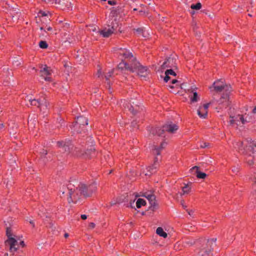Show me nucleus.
Masks as SVG:
<instances>
[{
  "label": "nucleus",
  "instance_id": "nucleus-53",
  "mask_svg": "<svg viewBox=\"0 0 256 256\" xmlns=\"http://www.w3.org/2000/svg\"><path fill=\"white\" fill-rule=\"evenodd\" d=\"M48 0V2H50L52 0ZM55 0V2L54 3L55 4H60V0Z\"/></svg>",
  "mask_w": 256,
  "mask_h": 256
},
{
  "label": "nucleus",
  "instance_id": "nucleus-22",
  "mask_svg": "<svg viewBox=\"0 0 256 256\" xmlns=\"http://www.w3.org/2000/svg\"><path fill=\"white\" fill-rule=\"evenodd\" d=\"M82 154L86 158H92L96 156L95 149L92 146H91L90 148H88L86 151Z\"/></svg>",
  "mask_w": 256,
  "mask_h": 256
},
{
  "label": "nucleus",
  "instance_id": "nucleus-45",
  "mask_svg": "<svg viewBox=\"0 0 256 256\" xmlns=\"http://www.w3.org/2000/svg\"><path fill=\"white\" fill-rule=\"evenodd\" d=\"M170 80V77L168 74L166 75V76L164 78V81L165 82H168Z\"/></svg>",
  "mask_w": 256,
  "mask_h": 256
},
{
  "label": "nucleus",
  "instance_id": "nucleus-49",
  "mask_svg": "<svg viewBox=\"0 0 256 256\" xmlns=\"http://www.w3.org/2000/svg\"><path fill=\"white\" fill-rule=\"evenodd\" d=\"M92 30L93 31V32H98V30H100L98 28H97L96 27V26H93Z\"/></svg>",
  "mask_w": 256,
  "mask_h": 256
},
{
  "label": "nucleus",
  "instance_id": "nucleus-11",
  "mask_svg": "<svg viewBox=\"0 0 256 256\" xmlns=\"http://www.w3.org/2000/svg\"><path fill=\"white\" fill-rule=\"evenodd\" d=\"M58 146L62 149L66 154L70 153L72 148L73 145L69 139H66L64 141H58L57 142Z\"/></svg>",
  "mask_w": 256,
  "mask_h": 256
},
{
  "label": "nucleus",
  "instance_id": "nucleus-46",
  "mask_svg": "<svg viewBox=\"0 0 256 256\" xmlns=\"http://www.w3.org/2000/svg\"><path fill=\"white\" fill-rule=\"evenodd\" d=\"M108 4L110 5H115L116 4V2L115 0H108Z\"/></svg>",
  "mask_w": 256,
  "mask_h": 256
},
{
  "label": "nucleus",
  "instance_id": "nucleus-6",
  "mask_svg": "<svg viewBox=\"0 0 256 256\" xmlns=\"http://www.w3.org/2000/svg\"><path fill=\"white\" fill-rule=\"evenodd\" d=\"M230 118H231L228 122L232 126L236 124L237 126H240L241 124H244L250 120V118H248V116L241 114H238L236 116H230Z\"/></svg>",
  "mask_w": 256,
  "mask_h": 256
},
{
  "label": "nucleus",
  "instance_id": "nucleus-63",
  "mask_svg": "<svg viewBox=\"0 0 256 256\" xmlns=\"http://www.w3.org/2000/svg\"><path fill=\"white\" fill-rule=\"evenodd\" d=\"M20 244L22 246H24V241H22V242H20Z\"/></svg>",
  "mask_w": 256,
  "mask_h": 256
},
{
  "label": "nucleus",
  "instance_id": "nucleus-2",
  "mask_svg": "<svg viewBox=\"0 0 256 256\" xmlns=\"http://www.w3.org/2000/svg\"><path fill=\"white\" fill-rule=\"evenodd\" d=\"M178 128V126L176 124H173L172 122H168L163 126L162 129L158 128L152 129L150 132L153 135L157 134L159 136H163L164 131H167L170 133H174Z\"/></svg>",
  "mask_w": 256,
  "mask_h": 256
},
{
  "label": "nucleus",
  "instance_id": "nucleus-59",
  "mask_svg": "<svg viewBox=\"0 0 256 256\" xmlns=\"http://www.w3.org/2000/svg\"><path fill=\"white\" fill-rule=\"evenodd\" d=\"M30 223L33 226H34V222L32 220H30Z\"/></svg>",
  "mask_w": 256,
  "mask_h": 256
},
{
  "label": "nucleus",
  "instance_id": "nucleus-55",
  "mask_svg": "<svg viewBox=\"0 0 256 256\" xmlns=\"http://www.w3.org/2000/svg\"><path fill=\"white\" fill-rule=\"evenodd\" d=\"M12 181H8L6 184V186H8V184L10 185H12Z\"/></svg>",
  "mask_w": 256,
  "mask_h": 256
},
{
  "label": "nucleus",
  "instance_id": "nucleus-12",
  "mask_svg": "<svg viewBox=\"0 0 256 256\" xmlns=\"http://www.w3.org/2000/svg\"><path fill=\"white\" fill-rule=\"evenodd\" d=\"M88 119L84 116H78L76 120L73 125L74 130L78 132H80V128H83L85 126L88 125Z\"/></svg>",
  "mask_w": 256,
  "mask_h": 256
},
{
  "label": "nucleus",
  "instance_id": "nucleus-13",
  "mask_svg": "<svg viewBox=\"0 0 256 256\" xmlns=\"http://www.w3.org/2000/svg\"><path fill=\"white\" fill-rule=\"evenodd\" d=\"M40 76L46 81H51L52 78L50 76L52 70L50 67L46 65L42 66L40 71Z\"/></svg>",
  "mask_w": 256,
  "mask_h": 256
},
{
  "label": "nucleus",
  "instance_id": "nucleus-57",
  "mask_svg": "<svg viewBox=\"0 0 256 256\" xmlns=\"http://www.w3.org/2000/svg\"><path fill=\"white\" fill-rule=\"evenodd\" d=\"M178 82V80H173L172 81V84H174Z\"/></svg>",
  "mask_w": 256,
  "mask_h": 256
},
{
  "label": "nucleus",
  "instance_id": "nucleus-33",
  "mask_svg": "<svg viewBox=\"0 0 256 256\" xmlns=\"http://www.w3.org/2000/svg\"><path fill=\"white\" fill-rule=\"evenodd\" d=\"M40 106L39 107L42 106V105H45L48 104L46 97L44 96H41L40 98Z\"/></svg>",
  "mask_w": 256,
  "mask_h": 256
},
{
  "label": "nucleus",
  "instance_id": "nucleus-50",
  "mask_svg": "<svg viewBox=\"0 0 256 256\" xmlns=\"http://www.w3.org/2000/svg\"><path fill=\"white\" fill-rule=\"evenodd\" d=\"M95 226V224L93 222H91L90 224V227L92 228H94Z\"/></svg>",
  "mask_w": 256,
  "mask_h": 256
},
{
  "label": "nucleus",
  "instance_id": "nucleus-31",
  "mask_svg": "<svg viewBox=\"0 0 256 256\" xmlns=\"http://www.w3.org/2000/svg\"><path fill=\"white\" fill-rule=\"evenodd\" d=\"M156 233L160 236H162L164 238L167 237V234L164 231L163 229L161 227H158L157 228L156 230Z\"/></svg>",
  "mask_w": 256,
  "mask_h": 256
},
{
  "label": "nucleus",
  "instance_id": "nucleus-42",
  "mask_svg": "<svg viewBox=\"0 0 256 256\" xmlns=\"http://www.w3.org/2000/svg\"><path fill=\"white\" fill-rule=\"evenodd\" d=\"M13 64L16 66H18L20 64V62L18 58H16V60L13 61Z\"/></svg>",
  "mask_w": 256,
  "mask_h": 256
},
{
  "label": "nucleus",
  "instance_id": "nucleus-14",
  "mask_svg": "<svg viewBox=\"0 0 256 256\" xmlns=\"http://www.w3.org/2000/svg\"><path fill=\"white\" fill-rule=\"evenodd\" d=\"M161 70H163L166 68H176V59L174 56H170L162 64Z\"/></svg>",
  "mask_w": 256,
  "mask_h": 256
},
{
  "label": "nucleus",
  "instance_id": "nucleus-61",
  "mask_svg": "<svg viewBox=\"0 0 256 256\" xmlns=\"http://www.w3.org/2000/svg\"><path fill=\"white\" fill-rule=\"evenodd\" d=\"M4 128L3 124H0V130Z\"/></svg>",
  "mask_w": 256,
  "mask_h": 256
},
{
  "label": "nucleus",
  "instance_id": "nucleus-43",
  "mask_svg": "<svg viewBox=\"0 0 256 256\" xmlns=\"http://www.w3.org/2000/svg\"><path fill=\"white\" fill-rule=\"evenodd\" d=\"M96 75L98 76V78H101V77L102 78V72L101 68H100L98 70V72H97Z\"/></svg>",
  "mask_w": 256,
  "mask_h": 256
},
{
  "label": "nucleus",
  "instance_id": "nucleus-48",
  "mask_svg": "<svg viewBox=\"0 0 256 256\" xmlns=\"http://www.w3.org/2000/svg\"><path fill=\"white\" fill-rule=\"evenodd\" d=\"M40 153L42 155L45 156L47 154V151L43 149L42 150L41 152H40Z\"/></svg>",
  "mask_w": 256,
  "mask_h": 256
},
{
  "label": "nucleus",
  "instance_id": "nucleus-7",
  "mask_svg": "<svg viewBox=\"0 0 256 256\" xmlns=\"http://www.w3.org/2000/svg\"><path fill=\"white\" fill-rule=\"evenodd\" d=\"M108 28H105L102 30H98V33L102 35L104 38H108L117 30L118 24L116 20H114L112 21L110 25H108Z\"/></svg>",
  "mask_w": 256,
  "mask_h": 256
},
{
  "label": "nucleus",
  "instance_id": "nucleus-18",
  "mask_svg": "<svg viewBox=\"0 0 256 256\" xmlns=\"http://www.w3.org/2000/svg\"><path fill=\"white\" fill-rule=\"evenodd\" d=\"M119 54L122 56L124 58L129 59V62H132V64L136 61L135 58H134L131 52L128 51L127 50L124 48H120Z\"/></svg>",
  "mask_w": 256,
  "mask_h": 256
},
{
  "label": "nucleus",
  "instance_id": "nucleus-37",
  "mask_svg": "<svg viewBox=\"0 0 256 256\" xmlns=\"http://www.w3.org/2000/svg\"><path fill=\"white\" fill-rule=\"evenodd\" d=\"M48 104L45 105H42V106L39 107V108L41 111H42L44 113H45L46 112L48 109Z\"/></svg>",
  "mask_w": 256,
  "mask_h": 256
},
{
  "label": "nucleus",
  "instance_id": "nucleus-32",
  "mask_svg": "<svg viewBox=\"0 0 256 256\" xmlns=\"http://www.w3.org/2000/svg\"><path fill=\"white\" fill-rule=\"evenodd\" d=\"M146 204V201L142 198H138L136 202V206L138 208H140L142 206H144Z\"/></svg>",
  "mask_w": 256,
  "mask_h": 256
},
{
  "label": "nucleus",
  "instance_id": "nucleus-52",
  "mask_svg": "<svg viewBox=\"0 0 256 256\" xmlns=\"http://www.w3.org/2000/svg\"><path fill=\"white\" fill-rule=\"evenodd\" d=\"M140 15H143L145 14V12L142 10H140L138 12Z\"/></svg>",
  "mask_w": 256,
  "mask_h": 256
},
{
  "label": "nucleus",
  "instance_id": "nucleus-10",
  "mask_svg": "<svg viewBox=\"0 0 256 256\" xmlns=\"http://www.w3.org/2000/svg\"><path fill=\"white\" fill-rule=\"evenodd\" d=\"M216 238H212L208 240L206 244V247L202 248L199 252V256H207L210 252L213 247L216 246Z\"/></svg>",
  "mask_w": 256,
  "mask_h": 256
},
{
  "label": "nucleus",
  "instance_id": "nucleus-5",
  "mask_svg": "<svg viewBox=\"0 0 256 256\" xmlns=\"http://www.w3.org/2000/svg\"><path fill=\"white\" fill-rule=\"evenodd\" d=\"M11 229L10 228L6 227V234L8 239L5 242L6 244L10 245V251L11 252H14L18 248V241L14 238L12 237L11 233Z\"/></svg>",
  "mask_w": 256,
  "mask_h": 256
},
{
  "label": "nucleus",
  "instance_id": "nucleus-19",
  "mask_svg": "<svg viewBox=\"0 0 256 256\" xmlns=\"http://www.w3.org/2000/svg\"><path fill=\"white\" fill-rule=\"evenodd\" d=\"M142 196L146 198L148 200L151 206L154 207V208H155L156 202V196L154 194L150 192H146L143 194Z\"/></svg>",
  "mask_w": 256,
  "mask_h": 256
},
{
  "label": "nucleus",
  "instance_id": "nucleus-64",
  "mask_svg": "<svg viewBox=\"0 0 256 256\" xmlns=\"http://www.w3.org/2000/svg\"><path fill=\"white\" fill-rule=\"evenodd\" d=\"M256 188V182H255L253 185V188Z\"/></svg>",
  "mask_w": 256,
  "mask_h": 256
},
{
  "label": "nucleus",
  "instance_id": "nucleus-58",
  "mask_svg": "<svg viewBox=\"0 0 256 256\" xmlns=\"http://www.w3.org/2000/svg\"><path fill=\"white\" fill-rule=\"evenodd\" d=\"M70 26V24L68 23H66L64 25V27L68 28Z\"/></svg>",
  "mask_w": 256,
  "mask_h": 256
},
{
  "label": "nucleus",
  "instance_id": "nucleus-27",
  "mask_svg": "<svg viewBox=\"0 0 256 256\" xmlns=\"http://www.w3.org/2000/svg\"><path fill=\"white\" fill-rule=\"evenodd\" d=\"M114 72V69H110L108 70V72H106L104 74V78L106 81V84L108 85V87L110 86V82L109 80L110 78L112 77L113 75Z\"/></svg>",
  "mask_w": 256,
  "mask_h": 256
},
{
  "label": "nucleus",
  "instance_id": "nucleus-23",
  "mask_svg": "<svg viewBox=\"0 0 256 256\" xmlns=\"http://www.w3.org/2000/svg\"><path fill=\"white\" fill-rule=\"evenodd\" d=\"M166 144L164 142H162L160 144V146H157L152 145V152L154 154H156L157 156L160 154V152L162 148H163L166 146Z\"/></svg>",
  "mask_w": 256,
  "mask_h": 256
},
{
  "label": "nucleus",
  "instance_id": "nucleus-62",
  "mask_svg": "<svg viewBox=\"0 0 256 256\" xmlns=\"http://www.w3.org/2000/svg\"><path fill=\"white\" fill-rule=\"evenodd\" d=\"M64 237H65L66 238H67L68 236V234H67V233H66V234H64Z\"/></svg>",
  "mask_w": 256,
  "mask_h": 256
},
{
  "label": "nucleus",
  "instance_id": "nucleus-28",
  "mask_svg": "<svg viewBox=\"0 0 256 256\" xmlns=\"http://www.w3.org/2000/svg\"><path fill=\"white\" fill-rule=\"evenodd\" d=\"M139 35H142L144 38H147L148 36V33L145 30H144L142 28H138L136 30H134Z\"/></svg>",
  "mask_w": 256,
  "mask_h": 256
},
{
  "label": "nucleus",
  "instance_id": "nucleus-60",
  "mask_svg": "<svg viewBox=\"0 0 256 256\" xmlns=\"http://www.w3.org/2000/svg\"><path fill=\"white\" fill-rule=\"evenodd\" d=\"M252 112L254 114H256V106L253 109Z\"/></svg>",
  "mask_w": 256,
  "mask_h": 256
},
{
  "label": "nucleus",
  "instance_id": "nucleus-9",
  "mask_svg": "<svg viewBox=\"0 0 256 256\" xmlns=\"http://www.w3.org/2000/svg\"><path fill=\"white\" fill-rule=\"evenodd\" d=\"M132 64L133 65V68L134 70V72H136L139 76L144 78H146L148 76L149 72L147 68L143 66L137 61L134 62Z\"/></svg>",
  "mask_w": 256,
  "mask_h": 256
},
{
  "label": "nucleus",
  "instance_id": "nucleus-39",
  "mask_svg": "<svg viewBox=\"0 0 256 256\" xmlns=\"http://www.w3.org/2000/svg\"><path fill=\"white\" fill-rule=\"evenodd\" d=\"M209 143H207L206 142H202L200 144V148H204L208 147Z\"/></svg>",
  "mask_w": 256,
  "mask_h": 256
},
{
  "label": "nucleus",
  "instance_id": "nucleus-1",
  "mask_svg": "<svg viewBox=\"0 0 256 256\" xmlns=\"http://www.w3.org/2000/svg\"><path fill=\"white\" fill-rule=\"evenodd\" d=\"M66 189L68 190L69 196L68 198V203H76L80 198V196L82 195L80 194L78 182L76 180L70 181L67 185Z\"/></svg>",
  "mask_w": 256,
  "mask_h": 256
},
{
  "label": "nucleus",
  "instance_id": "nucleus-56",
  "mask_svg": "<svg viewBox=\"0 0 256 256\" xmlns=\"http://www.w3.org/2000/svg\"><path fill=\"white\" fill-rule=\"evenodd\" d=\"M46 30H47V31H52V27H50V26H48V27L46 28Z\"/></svg>",
  "mask_w": 256,
  "mask_h": 256
},
{
  "label": "nucleus",
  "instance_id": "nucleus-36",
  "mask_svg": "<svg viewBox=\"0 0 256 256\" xmlns=\"http://www.w3.org/2000/svg\"><path fill=\"white\" fill-rule=\"evenodd\" d=\"M39 46L42 48H48V45L46 42L42 40L39 42Z\"/></svg>",
  "mask_w": 256,
  "mask_h": 256
},
{
  "label": "nucleus",
  "instance_id": "nucleus-16",
  "mask_svg": "<svg viewBox=\"0 0 256 256\" xmlns=\"http://www.w3.org/2000/svg\"><path fill=\"white\" fill-rule=\"evenodd\" d=\"M212 103L213 102L212 101L209 103L204 104L203 106H200L199 107L198 109L197 110V114L200 118H206V117L208 116V106L210 104H212Z\"/></svg>",
  "mask_w": 256,
  "mask_h": 256
},
{
  "label": "nucleus",
  "instance_id": "nucleus-29",
  "mask_svg": "<svg viewBox=\"0 0 256 256\" xmlns=\"http://www.w3.org/2000/svg\"><path fill=\"white\" fill-rule=\"evenodd\" d=\"M191 188L190 187L188 184H185L182 188V192L180 193V196H182L186 194H188L190 191Z\"/></svg>",
  "mask_w": 256,
  "mask_h": 256
},
{
  "label": "nucleus",
  "instance_id": "nucleus-54",
  "mask_svg": "<svg viewBox=\"0 0 256 256\" xmlns=\"http://www.w3.org/2000/svg\"><path fill=\"white\" fill-rule=\"evenodd\" d=\"M232 171L234 172H238V168H232Z\"/></svg>",
  "mask_w": 256,
  "mask_h": 256
},
{
  "label": "nucleus",
  "instance_id": "nucleus-21",
  "mask_svg": "<svg viewBox=\"0 0 256 256\" xmlns=\"http://www.w3.org/2000/svg\"><path fill=\"white\" fill-rule=\"evenodd\" d=\"M196 88L195 87L191 86L190 88L188 90L189 92L192 94V95L190 96V100L192 102H196L198 100V94L195 91Z\"/></svg>",
  "mask_w": 256,
  "mask_h": 256
},
{
  "label": "nucleus",
  "instance_id": "nucleus-3",
  "mask_svg": "<svg viewBox=\"0 0 256 256\" xmlns=\"http://www.w3.org/2000/svg\"><path fill=\"white\" fill-rule=\"evenodd\" d=\"M80 194L84 196H90L96 190V184L95 182L87 186L83 183H78Z\"/></svg>",
  "mask_w": 256,
  "mask_h": 256
},
{
  "label": "nucleus",
  "instance_id": "nucleus-51",
  "mask_svg": "<svg viewBox=\"0 0 256 256\" xmlns=\"http://www.w3.org/2000/svg\"><path fill=\"white\" fill-rule=\"evenodd\" d=\"M81 218L82 219V220H86V219L87 218V216L86 215V214H82L81 215Z\"/></svg>",
  "mask_w": 256,
  "mask_h": 256
},
{
  "label": "nucleus",
  "instance_id": "nucleus-4",
  "mask_svg": "<svg viewBox=\"0 0 256 256\" xmlns=\"http://www.w3.org/2000/svg\"><path fill=\"white\" fill-rule=\"evenodd\" d=\"M122 106L125 108H128L133 114H135L141 108L140 103L136 100L128 101L124 100L121 101Z\"/></svg>",
  "mask_w": 256,
  "mask_h": 256
},
{
  "label": "nucleus",
  "instance_id": "nucleus-35",
  "mask_svg": "<svg viewBox=\"0 0 256 256\" xmlns=\"http://www.w3.org/2000/svg\"><path fill=\"white\" fill-rule=\"evenodd\" d=\"M172 68H170L168 70H167L165 72V74L166 75L168 74V75H172V76H176V73L174 72V70H172Z\"/></svg>",
  "mask_w": 256,
  "mask_h": 256
},
{
  "label": "nucleus",
  "instance_id": "nucleus-41",
  "mask_svg": "<svg viewBox=\"0 0 256 256\" xmlns=\"http://www.w3.org/2000/svg\"><path fill=\"white\" fill-rule=\"evenodd\" d=\"M185 242L189 246H192L196 242V241L194 240H186Z\"/></svg>",
  "mask_w": 256,
  "mask_h": 256
},
{
  "label": "nucleus",
  "instance_id": "nucleus-44",
  "mask_svg": "<svg viewBox=\"0 0 256 256\" xmlns=\"http://www.w3.org/2000/svg\"><path fill=\"white\" fill-rule=\"evenodd\" d=\"M48 14H49V12H42V11H40V14H41L42 16H48Z\"/></svg>",
  "mask_w": 256,
  "mask_h": 256
},
{
  "label": "nucleus",
  "instance_id": "nucleus-30",
  "mask_svg": "<svg viewBox=\"0 0 256 256\" xmlns=\"http://www.w3.org/2000/svg\"><path fill=\"white\" fill-rule=\"evenodd\" d=\"M234 148L240 151H242V152H244V144L242 142H236L234 144Z\"/></svg>",
  "mask_w": 256,
  "mask_h": 256
},
{
  "label": "nucleus",
  "instance_id": "nucleus-25",
  "mask_svg": "<svg viewBox=\"0 0 256 256\" xmlns=\"http://www.w3.org/2000/svg\"><path fill=\"white\" fill-rule=\"evenodd\" d=\"M26 100L28 101L30 106H35L39 108L40 102V98L38 99H35L32 98L31 96H27Z\"/></svg>",
  "mask_w": 256,
  "mask_h": 256
},
{
  "label": "nucleus",
  "instance_id": "nucleus-34",
  "mask_svg": "<svg viewBox=\"0 0 256 256\" xmlns=\"http://www.w3.org/2000/svg\"><path fill=\"white\" fill-rule=\"evenodd\" d=\"M202 7V4L200 2H198L196 4H192L191 5L190 8L192 9L198 10Z\"/></svg>",
  "mask_w": 256,
  "mask_h": 256
},
{
  "label": "nucleus",
  "instance_id": "nucleus-47",
  "mask_svg": "<svg viewBox=\"0 0 256 256\" xmlns=\"http://www.w3.org/2000/svg\"><path fill=\"white\" fill-rule=\"evenodd\" d=\"M131 125H132V126L133 128H136V125H137V122H136V121H133V122H132V123H131Z\"/></svg>",
  "mask_w": 256,
  "mask_h": 256
},
{
  "label": "nucleus",
  "instance_id": "nucleus-40",
  "mask_svg": "<svg viewBox=\"0 0 256 256\" xmlns=\"http://www.w3.org/2000/svg\"><path fill=\"white\" fill-rule=\"evenodd\" d=\"M247 160V162L248 164L250 165H252V164H253L254 162H253V157L252 156H250H250H249V158L246 160Z\"/></svg>",
  "mask_w": 256,
  "mask_h": 256
},
{
  "label": "nucleus",
  "instance_id": "nucleus-26",
  "mask_svg": "<svg viewBox=\"0 0 256 256\" xmlns=\"http://www.w3.org/2000/svg\"><path fill=\"white\" fill-rule=\"evenodd\" d=\"M248 144L246 146L247 150H249L253 154L254 152V147H256V142L252 141V139L247 140Z\"/></svg>",
  "mask_w": 256,
  "mask_h": 256
},
{
  "label": "nucleus",
  "instance_id": "nucleus-20",
  "mask_svg": "<svg viewBox=\"0 0 256 256\" xmlns=\"http://www.w3.org/2000/svg\"><path fill=\"white\" fill-rule=\"evenodd\" d=\"M190 170L192 172H194V174H196V177L198 178L204 179L206 176V174L205 173L199 170V167L198 166L192 167Z\"/></svg>",
  "mask_w": 256,
  "mask_h": 256
},
{
  "label": "nucleus",
  "instance_id": "nucleus-8",
  "mask_svg": "<svg viewBox=\"0 0 256 256\" xmlns=\"http://www.w3.org/2000/svg\"><path fill=\"white\" fill-rule=\"evenodd\" d=\"M220 80H217L214 82L212 86L210 87V90H215L216 92H220L224 91L226 93H230L232 90V88L230 86L226 84H224L222 82L220 84Z\"/></svg>",
  "mask_w": 256,
  "mask_h": 256
},
{
  "label": "nucleus",
  "instance_id": "nucleus-24",
  "mask_svg": "<svg viewBox=\"0 0 256 256\" xmlns=\"http://www.w3.org/2000/svg\"><path fill=\"white\" fill-rule=\"evenodd\" d=\"M158 158H156L154 159V164L152 166H150L148 168V172L149 173L146 172V173L145 175H150L151 174L154 173L156 171L155 170L157 168L158 166Z\"/></svg>",
  "mask_w": 256,
  "mask_h": 256
},
{
  "label": "nucleus",
  "instance_id": "nucleus-17",
  "mask_svg": "<svg viewBox=\"0 0 256 256\" xmlns=\"http://www.w3.org/2000/svg\"><path fill=\"white\" fill-rule=\"evenodd\" d=\"M118 68L121 70H126L132 72H134V70L133 68L132 62L122 61L118 66Z\"/></svg>",
  "mask_w": 256,
  "mask_h": 256
},
{
  "label": "nucleus",
  "instance_id": "nucleus-38",
  "mask_svg": "<svg viewBox=\"0 0 256 256\" xmlns=\"http://www.w3.org/2000/svg\"><path fill=\"white\" fill-rule=\"evenodd\" d=\"M86 142L88 143V144H90V146H92L94 143V140L92 139V138L90 136L88 138Z\"/></svg>",
  "mask_w": 256,
  "mask_h": 256
},
{
  "label": "nucleus",
  "instance_id": "nucleus-15",
  "mask_svg": "<svg viewBox=\"0 0 256 256\" xmlns=\"http://www.w3.org/2000/svg\"><path fill=\"white\" fill-rule=\"evenodd\" d=\"M230 93L224 94L219 100H216V102L218 104L220 108H221L222 106H229L230 101V97H229ZM214 100H216L214 98L212 100L214 102Z\"/></svg>",
  "mask_w": 256,
  "mask_h": 256
}]
</instances>
